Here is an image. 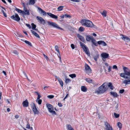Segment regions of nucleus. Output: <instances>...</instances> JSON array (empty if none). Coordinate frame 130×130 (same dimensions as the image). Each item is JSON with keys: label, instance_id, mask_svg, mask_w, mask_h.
I'll list each match as a JSON object with an SVG mask.
<instances>
[{"label": "nucleus", "instance_id": "nucleus-44", "mask_svg": "<svg viewBox=\"0 0 130 130\" xmlns=\"http://www.w3.org/2000/svg\"><path fill=\"white\" fill-rule=\"evenodd\" d=\"M114 115L116 118H118L119 117V114H117L116 113H114Z\"/></svg>", "mask_w": 130, "mask_h": 130}, {"label": "nucleus", "instance_id": "nucleus-41", "mask_svg": "<svg viewBox=\"0 0 130 130\" xmlns=\"http://www.w3.org/2000/svg\"><path fill=\"white\" fill-rule=\"evenodd\" d=\"M16 34H15L16 36H17V37H22V35L18 33V32L16 33Z\"/></svg>", "mask_w": 130, "mask_h": 130}, {"label": "nucleus", "instance_id": "nucleus-13", "mask_svg": "<svg viewBox=\"0 0 130 130\" xmlns=\"http://www.w3.org/2000/svg\"><path fill=\"white\" fill-rule=\"evenodd\" d=\"M38 10L39 11V12H41V13L43 15L45 16L46 15L47 13L43 10L40 7H38Z\"/></svg>", "mask_w": 130, "mask_h": 130}, {"label": "nucleus", "instance_id": "nucleus-3", "mask_svg": "<svg viewBox=\"0 0 130 130\" xmlns=\"http://www.w3.org/2000/svg\"><path fill=\"white\" fill-rule=\"evenodd\" d=\"M108 89L107 85L105 83H104L99 88L97 91L99 93H103L105 92Z\"/></svg>", "mask_w": 130, "mask_h": 130}, {"label": "nucleus", "instance_id": "nucleus-37", "mask_svg": "<svg viewBox=\"0 0 130 130\" xmlns=\"http://www.w3.org/2000/svg\"><path fill=\"white\" fill-rule=\"evenodd\" d=\"M36 102L38 103L40 105L41 104L42 100L41 99H39L38 100L37 99L36 100Z\"/></svg>", "mask_w": 130, "mask_h": 130}, {"label": "nucleus", "instance_id": "nucleus-5", "mask_svg": "<svg viewBox=\"0 0 130 130\" xmlns=\"http://www.w3.org/2000/svg\"><path fill=\"white\" fill-rule=\"evenodd\" d=\"M46 105L49 111L53 115H56V113L54 111H53L54 108L53 106L51 104L47 103L46 104Z\"/></svg>", "mask_w": 130, "mask_h": 130}, {"label": "nucleus", "instance_id": "nucleus-28", "mask_svg": "<svg viewBox=\"0 0 130 130\" xmlns=\"http://www.w3.org/2000/svg\"><path fill=\"white\" fill-rule=\"evenodd\" d=\"M58 80L61 86L62 87L63 84V81L60 78H58Z\"/></svg>", "mask_w": 130, "mask_h": 130}, {"label": "nucleus", "instance_id": "nucleus-32", "mask_svg": "<svg viewBox=\"0 0 130 130\" xmlns=\"http://www.w3.org/2000/svg\"><path fill=\"white\" fill-rule=\"evenodd\" d=\"M15 10L18 12L20 13H22L23 14V11L17 8H15Z\"/></svg>", "mask_w": 130, "mask_h": 130}, {"label": "nucleus", "instance_id": "nucleus-40", "mask_svg": "<svg viewBox=\"0 0 130 130\" xmlns=\"http://www.w3.org/2000/svg\"><path fill=\"white\" fill-rule=\"evenodd\" d=\"M84 28L82 27H81L79 28V30L81 31H83L84 30Z\"/></svg>", "mask_w": 130, "mask_h": 130}, {"label": "nucleus", "instance_id": "nucleus-50", "mask_svg": "<svg viewBox=\"0 0 130 130\" xmlns=\"http://www.w3.org/2000/svg\"><path fill=\"white\" fill-rule=\"evenodd\" d=\"M113 68L114 69H115L116 70H117L118 69L117 66L116 65H114L113 66Z\"/></svg>", "mask_w": 130, "mask_h": 130}, {"label": "nucleus", "instance_id": "nucleus-53", "mask_svg": "<svg viewBox=\"0 0 130 130\" xmlns=\"http://www.w3.org/2000/svg\"><path fill=\"white\" fill-rule=\"evenodd\" d=\"M111 66H109L108 72H109L111 70Z\"/></svg>", "mask_w": 130, "mask_h": 130}, {"label": "nucleus", "instance_id": "nucleus-26", "mask_svg": "<svg viewBox=\"0 0 130 130\" xmlns=\"http://www.w3.org/2000/svg\"><path fill=\"white\" fill-rule=\"evenodd\" d=\"M91 41L92 43L95 46H97V45H96V41L95 39H94L93 37V38L92 39H91Z\"/></svg>", "mask_w": 130, "mask_h": 130}, {"label": "nucleus", "instance_id": "nucleus-11", "mask_svg": "<svg viewBox=\"0 0 130 130\" xmlns=\"http://www.w3.org/2000/svg\"><path fill=\"white\" fill-rule=\"evenodd\" d=\"M120 36H122L121 38L123 40L126 42H128L130 41V39L127 36H124L122 34H121Z\"/></svg>", "mask_w": 130, "mask_h": 130}, {"label": "nucleus", "instance_id": "nucleus-2", "mask_svg": "<svg viewBox=\"0 0 130 130\" xmlns=\"http://www.w3.org/2000/svg\"><path fill=\"white\" fill-rule=\"evenodd\" d=\"M81 23L83 25L90 28H92L94 25L91 21L87 20H82L81 21Z\"/></svg>", "mask_w": 130, "mask_h": 130}, {"label": "nucleus", "instance_id": "nucleus-46", "mask_svg": "<svg viewBox=\"0 0 130 130\" xmlns=\"http://www.w3.org/2000/svg\"><path fill=\"white\" fill-rule=\"evenodd\" d=\"M64 16L66 18H70L71 17V16L70 15L67 14H65Z\"/></svg>", "mask_w": 130, "mask_h": 130}, {"label": "nucleus", "instance_id": "nucleus-57", "mask_svg": "<svg viewBox=\"0 0 130 130\" xmlns=\"http://www.w3.org/2000/svg\"><path fill=\"white\" fill-rule=\"evenodd\" d=\"M23 73L24 74V75H25L26 77L27 78V79L28 80L29 79L28 78V77H27L26 74L25 73V72H23Z\"/></svg>", "mask_w": 130, "mask_h": 130}, {"label": "nucleus", "instance_id": "nucleus-33", "mask_svg": "<svg viewBox=\"0 0 130 130\" xmlns=\"http://www.w3.org/2000/svg\"><path fill=\"white\" fill-rule=\"evenodd\" d=\"M24 42L26 44H27L28 45L30 46H32V45L31 44L30 42H29V41L27 40H25V41Z\"/></svg>", "mask_w": 130, "mask_h": 130}, {"label": "nucleus", "instance_id": "nucleus-10", "mask_svg": "<svg viewBox=\"0 0 130 130\" xmlns=\"http://www.w3.org/2000/svg\"><path fill=\"white\" fill-rule=\"evenodd\" d=\"M36 19L38 21L40 22V24H44L45 23V20L42 17L37 16L36 18Z\"/></svg>", "mask_w": 130, "mask_h": 130}, {"label": "nucleus", "instance_id": "nucleus-14", "mask_svg": "<svg viewBox=\"0 0 130 130\" xmlns=\"http://www.w3.org/2000/svg\"><path fill=\"white\" fill-rule=\"evenodd\" d=\"M22 104L24 107H27L28 106L29 103L27 99L24 101L22 103Z\"/></svg>", "mask_w": 130, "mask_h": 130}, {"label": "nucleus", "instance_id": "nucleus-17", "mask_svg": "<svg viewBox=\"0 0 130 130\" xmlns=\"http://www.w3.org/2000/svg\"><path fill=\"white\" fill-rule=\"evenodd\" d=\"M85 68L86 70L89 72V73L91 72V70L90 67L86 63L85 64Z\"/></svg>", "mask_w": 130, "mask_h": 130}, {"label": "nucleus", "instance_id": "nucleus-16", "mask_svg": "<svg viewBox=\"0 0 130 130\" xmlns=\"http://www.w3.org/2000/svg\"><path fill=\"white\" fill-rule=\"evenodd\" d=\"M101 56L102 57V58H106L109 57V55L108 54L105 53H103L101 54Z\"/></svg>", "mask_w": 130, "mask_h": 130}, {"label": "nucleus", "instance_id": "nucleus-12", "mask_svg": "<svg viewBox=\"0 0 130 130\" xmlns=\"http://www.w3.org/2000/svg\"><path fill=\"white\" fill-rule=\"evenodd\" d=\"M24 11H23V15H29L30 14L29 10H27L25 7L24 8Z\"/></svg>", "mask_w": 130, "mask_h": 130}, {"label": "nucleus", "instance_id": "nucleus-18", "mask_svg": "<svg viewBox=\"0 0 130 130\" xmlns=\"http://www.w3.org/2000/svg\"><path fill=\"white\" fill-rule=\"evenodd\" d=\"M110 94L111 95L113 96L114 98L117 97L119 96L117 93L115 92H110Z\"/></svg>", "mask_w": 130, "mask_h": 130}, {"label": "nucleus", "instance_id": "nucleus-35", "mask_svg": "<svg viewBox=\"0 0 130 130\" xmlns=\"http://www.w3.org/2000/svg\"><path fill=\"white\" fill-rule=\"evenodd\" d=\"M63 7L62 6H61L57 8V10L58 11H60L62 10L63 9Z\"/></svg>", "mask_w": 130, "mask_h": 130}, {"label": "nucleus", "instance_id": "nucleus-22", "mask_svg": "<svg viewBox=\"0 0 130 130\" xmlns=\"http://www.w3.org/2000/svg\"><path fill=\"white\" fill-rule=\"evenodd\" d=\"M77 37L81 41L83 42H84L85 41V39L84 38L79 34L77 35Z\"/></svg>", "mask_w": 130, "mask_h": 130}, {"label": "nucleus", "instance_id": "nucleus-60", "mask_svg": "<svg viewBox=\"0 0 130 130\" xmlns=\"http://www.w3.org/2000/svg\"><path fill=\"white\" fill-rule=\"evenodd\" d=\"M60 55H59V54L58 55V56L59 58V60H60V61H61V57Z\"/></svg>", "mask_w": 130, "mask_h": 130}, {"label": "nucleus", "instance_id": "nucleus-25", "mask_svg": "<svg viewBox=\"0 0 130 130\" xmlns=\"http://www.w3.org/2000/svg\"><path fill=\"white\" fill-rule=\"evenodd\" d=\"M67 130H74L72 127L69 124L67 125Z\"/></svg>", "mask_w": 130, "mask_h": 130}, {"label": "nucleus", "instance_id": "nucleus-31", "mask_svg": "<svg viewBox=\"0 0 130 130\" xmlns=\"http://www.w3.org/2000/svg\"><path fill=\"white\" fill-rule=\"evenodd\" d=\"M26 128H30V130H32V127H30L29 124L28 122L26 125Z\"/></svg>", "mask_w": 130, "mask_h": 130}, {"label": "nucleus", "instance_id": "nucleus-62", "mask_svg": "<svg viewBox=\"0 0 130 130\" xmlns=\"http://www.w3.org/2000/svg\"><path fill=\"white\" fill-rule=\"evenodd\" d=\"M15 118L16 119H17L19 117V116L18 115H16L15 116Z\"/></svg>", "mask_w": 130, "mask_h": 130}, {"label": "nucleus", "instance_id": "nucleus-36", "mask_svg": "<svg viewBox=\"0 0 130 130\" xmlns=\"http://www.w3.org/2000/svg\"><path fill=\"white\" fill-rule=\"evenodd\" d=\"M117 125L118 127L120 128H122V125L121 123L120 122H118L117 123Z\"/></svg>", "mask_w": 130, "mask_h": 130}, {"label": "nucleus", "instance_id": "nucleus-6", "mask_svg": "<svg viewBox=\"0 0 130 130\" xmlns=\"http://www.w3.org/2000/svg\"><path fill=\"white\" fill-rule=\"evenodd\" d=\"M31 108L34 115H38L39 113L40 112L36 108L35 104L33 103L32 104Z\"/></svg>", "mask_w": 130, "mask_h": 130}, {"label": "nucleus", "instance_id": "nucleus-51", "mask_svg": "<svg viewBox=\"0 0 130 130\" xmlns=\"http://www.w3.org/2000/svg\"><path fill=\"white\" fill-rule=\"evenodd\" d=\"M71 47L72 49H74L75 48V46L73 44H71Z\"/></svg>", "mask_w": 130, "mask_h": 130}, {"label": "nucleus", "instance_id": "nucleus-52", "mask_svg": "<svg viewBox=\"0 0 130 130\" xmlns=\"http://www.w3.org/2000/svg\"><path fill=\"white\" fill-rule=\"evenodd\" d=\"M2 12L4 16L6 17H7L6 14L4 12V11L3 10H2Z\"/></svg>", "mask_w": 130, "mask_h": 130}, {"label": "nucleus", "instance_id": "nucleus-1", "mask_svg": "<svg viewBox=\"0 0 130 130\" xmlns=\"http://www.w3.org/2000/svg\"><path fill=\"white\" fill-rule=\"evenodd\" d=\"M124 73L120 74L121 77L125 79L122 82V84H124L125 86L130 84V70L127 67L123 66Z\"/></svg>", "mask_w": 130, "mask_h": 130}, {"label": "nucleus", "instance_id": "nucleus-27", "mask_svg": "<svg viewBox=\"0 0 130 130\" xmlns=\"http://www.w3.org/2000/svg\"><path fill=\"white\" fill-rule=\"evenodd\" d=\"M31 25L32 26V30H38L37 29H36V26L35 24H34V23H32Z\"/></svg>", "mask_w": 130, "mask_h": 130}, {"label": "nucleus", "instance_id": "nucleus-39", "mask_svg": "<svg viewBox=\"0 0 130 130\" xmlns=\"http://www.w3.org/2000/svg\"><path fill=\"white\" fill-rule=\"evenodd\" d=\"M101 14L103 17H105L106 16V11H104L101 13Z\"/></svg>", "mask_w": 130, "mask_h": 130}, {"label": "nucleus", "instance_id": "nucleus-64", "mask_svg": "<svg viewBox=\"0 0 130 130\" xmlns=\"http://www.w3.org/2000/svg\"><path fill=\"white\" fill-rule=\"evenodd\" d=\"M5 4H6V3L4 0H1Z\"/></svg>", "mask_w": 130, "mask_h": 130}, {"label": "nucleus", "instance_id": "nucleus-48", "mask_svg": "<svg viewBox=\"0 0 130 130\" xmlns=\"http://www.w3.org/2000/svg\"><path fill=\"white\" fill-rule=\"evenodd\" d=\"M116 105L115 107V108H116V110H118V103H116Z\"/></svg>", "mask_w": 130, "mask_h": 130}, {"label": "nucleus", "instance_id": "nucleus-23", "mask_svg": "<svg viewBox=\"0 0 130 130\" xmlns=\"http://www.w3.org/2000/svg\"><path fill=\"white\" fill-rule=\"evenodd\" d=\"M31 31L32 33L35 36H36V37L38 38H40V36L38 35V34L36 32L32 30H31Z\"/></svg>", "mask_w": 130, "mask_h": 130}, {"label": "nucleus", "instance_id": "nucleus-42", "mask_svg": "<svg viewBox=\"0 0 130 130\" xmlns=\"http://www.w3.org/2000/svg\"><path fill=\"white\" fill-rule=\"evenodd\" d=\"M71 81V80L69 79H66L65 82L66 84L69 83Z\"/></svg>", "mask_w": 130, "mask_h": 130}, {"label": "nucleus", "instance_id": "nucleus-24", "mask_svg": "<svg viewBox=\"0 0 130 130\" xmlns=\"http://www.w3.org/2000/svg\"><path fill=\"white\" fill-rule=\"evenodd\" d=\"M81 90L83 92H86L87 91V89L85 86H82L81 87Z\"/></svg>", "mask_w": 130, "mask_h": 130}, {"label": "nucleus", "instance_id": "nucleus-61", "mask_svg": "<svg viewBox=\"0 0 130 130\" xmlns=\"http://www.w3.org/2000/svg\"><path fill=\"white\" fill-rule=\"evenodd\" d=\"M60 17L61 18L63 19L64 18V17H65V16H64V15H61V16H60Z\"/></svg>", "mask_w": 130, "mask_h": 130}, {"label": "nucleus", "instance_id": "nucleus-59", "mask_svg": "<svg viewBox=\"0 0 130 130\" xmlns=\"http://www.w3.org/2000/svg\"><path fill=\"white\" fill-rule=\"evenodd\" d=\"M71 1L76 2H80V0H71Z\"/></svg>", "mask_w": 130, "mask_h": 130}, {"label": "nucleus", "instance_id": "nucleus-45", "mask_svg": "<svg viewBox=\"0 0 130 130\" xmlns=\"http://www.w3.org/2000/svg\"><path fill=\"white\" fill-rule=\"evenodd\" d=\"M47 97L48 98L51 99L53 98L54 97V96L53 95H50L48 96Z\"/></svg>", "mask_w": 130, "mask_h": 130}, {"label": "nucleus", "instance_id": "nucleus-63", "mask_svg": "<svg viewBox=\"0 0 130 130\" xmlns=\"http://www.w3.org/2000/svg\"><path fill=\"white\" fill-rule=\"evenodd\" d=\"M92 35L94 36L95 37L96 36V34L94 33Z\"/></svg>", "mask_w": 130, "mask_h": 130}, {"label": "nucleus", "instance_id": "nucleus-29", "mask_svg": "<svg viewBox=\"0 0 130 130\" xmlns=\"http://www.w3.org/2000/svg\"><path fill=\"white\" fill-rule=\"evenodd\" d=\"M107 85L108 88L109 87L110 89L112 90L113 89V87L112 86V84L111 83H109L108 85Z\"/></svg>", "mask_w": 130, "mask_h": 130}, {"label": "nucleus", "instance_id": "nucleus-54", "mask_svg": "<svg viewBox=\"0 0 130 130\" xmlns=\"http://www.w3.org/2000/svg\"><path fill=\"white\" fill-rule=\"evenodd\" d=\"M45 58L47 60H49V58L47 56L45 55L44 54H43Z\"/></svg>", "mask_w": 130, "mask_h": 130}, {"label": "nucleus", "instance_id": "nucleus-19", "mask_svg": "<svg viewBox=\"0 0 130 130\" xmlns=\"http://www.w3.org/2000/svg\"><path fill=\"white\" fill-rule=\"evenodd\" d=\"M93 38V36H91L89 35H87L86 36V40L88 41H89L90 40H91Z\"/></svg>", "mask_w": 130, "mask_h": 130}, {"label": "nucleus", "instance_id": "nucleus-49", "mask_svg": "<svg viewBox=\"0 0 130 130\" xmlns=\"http://www.w3.org/2000/svg\"><path fill=\"white\" fill-rule=\"evenodd\" d=\"M98 57V55H96L94 56V59L95 61H97V58Z\"/></svg>", "mask_w": 130, "mask_h": 130}, {"label": "nucleus", "instance_id": "nucleus-4", "mask_svg": "<svg viewBox=\"0 0 130 130\" xmlns=\"http://www.w3.org/2000/svg\"><path fill=\"white\" fill-rule=\"evenodd\" d=\"M80 44L82 48L83 49L85 53L88 56H90V54L89 49L86 45L84 43L82 42H80Z\"/></svg>", "mask_w": 130, "mask_h": 130}, {"label": "nucleus", "instance_id": "nucleus-30", "mask_svg": "<svg viewBox=\"0 0 130 130\" xmlns=\"http://www.w3.org/2000/svg\"><path fill=\"white\" fill-rule=\"evenodd\" d=\"M86 81L89 83H92V80L90 78H87L86 79Z\"/></svg>", "mask_w": 130, "mask_h": 130}, {"label": "nucleus", "instance_id": "nucleus-58", "mask_svg": "<svg viewBox=\"0 0 130 130\" xmlns=\"http://www.w3.org/2000/svg\"><path fill=\"white\" fill-rule=\"evenodd\" d=\"M58 106L60 107H61L62 106L61 103H58Z\"/></svg>", "mask_w": 130, "mask_h": 130}, {"label": "nucleus", "instance_id": "nucleus-56", "mask_svg": "<svg viewBox=\"0 0 130 130\" xmlns=\"http://www.w3.org/2000/svg\"><path fill=\"white\" fill-rule=\"evenodd\" d=\"M26 25L29 28H31V26L30 24H26Z\"/></svg>", "mask_w": 130, "mask_h": 130}, {"label": "nucleus", "instance_id": "nucleus-34", "mask_svg": "<svg viewBox=\"0 0 130 130\" xmlns=\"http://www.w3.org/2000/svg\"><path fill=\"white\" fill-rule=\"evenodd\" d=\"M55 50L58 52V54L59 55H60V54L59 52V50L58 48V46L57 45H56L55 46Z\"/></svg>", "mask_w": 130, "mask_h": 130}, {"label": "nucleus", "instance_id": "nucleus-9", "mask_svg": "<svg viewBox=\"0 0 130 130\" xmlns=\"http://www.w3.org/2000/svg\"><path fill=\"white\" fill-rule=\"evenodd\" d=\"M105 130H113L112 126H111L110 124L107 122H105Z\"/></svg>", "mask_w": 130, "mask_h": 130}, {"label": "nucleus", "instance_id": "nucleus-43", "mask_svg": "<svg viewBox=\"0 0 130 130\" xmlns=\"http://www.w3.org/2000/svg\"><path fill=\"white\" fill-rule=\"evenodd\" d=\"M13 54L14 55H18V53L16 51H13L12 52Z\"/></svg>", "mask_w": 130, "mask_h": 130}, {"label": "nucleus", "instance_id": "nucleus-55", "mask_svg": "<svg viewBox=\"0 0 130 130\" xmlns=\"http://www.w3.org/2000/svg\"><path fill=\"white\" fill-rule=\"evenodd\" d=\"M41 97V96L40 95H38V97L37 99V100L39 99H40V98Z\"/></svg>", "mask_w": 130, "mask_h": 130}, {"label": "nucleus", "instance_id": "nucleus-8", "mask_svg": "<svg viewBox=\"0 0 130 130\" xmlns=\"http://www.w3.org/2000/svg\"><path fill=\"white\" fill-rule=\"evenodd\" d=\"M11 19L17 22H19L20 20V19L18 15L15 13V15H13L11 17Z\"/></svg>", "mask_w": 130, "mask_h": 130}, {"label": "nucleus", "instance_id": "nucleus-7", "mask_svg": "<svg viewBox=\"0 0 130 130\" xmlns=\"http://www.w3.org/2000/svg\"><path fill=\"white\" fill-rule=\"evenodd\" d=\"M47 23L49 25H50L51 26H52L53 27L55 28H56L59 29L61 30H62V28H60L59 27L57 24L54 23V22L48 21L47 22Z\"/></svg>", "mask_w": 130, "mask_h": 130}, {"label": "nucleus", "instance_id": "nucleus-21", "mask_svg": "<svg viewBox=\"0 0 130 130\" xmlns=\"http://www.w3.org/2000/svg\"><path fill=\"white\" fill-rule=\"evenodd\" d=\"M35 0H29V3L26 4V5H33L35 4Z\"/></svg>", "mask_w": 130, "mask_h": 130}, {"label": "nucleus", "instance_id": "nucleus-47", "mask_svg": "<svg viewBox=\"0 0 130 130\" xmlns=\"http://www.w3.org/2000/svg\"><path fill=\"white\" fill-rule=\"evenodd\" d=\"M124 91V90L123 89H121L119 91V93H122Z\"/></svg>", "mask_w": 130, "mask_h": 130}, {"label": "nucleus", "instance_id": "nucleus-15", "mask_svg": "<svg viewBox=\"0 0 130 130\" xmlns=\"http://www.w3.org/2000/svg\"><path fill=\"white\" fill-rule=\"evenodd\" d=\"M47 14L48 15L53 18L56 19L58 18V17L57 16L52 14L51 13L47 12Z\"/></svg>", "mask_w": 130, "mask_h": 130}, {"label": "nucleus", "instance_id": "nucleus-20", "mask_svg": "<svg viewBox=\"0 0 130 130\" xmlns=\"http://www.w3.org/2000/svg\"><path fill=\"white\" fill-rule=\"evenodd\" d=\"M98 43L99 45H101L102 46H105L106 45V43L104 41H98Z\"/></svg>", "mask_w": 130, "mask_h": 130}, {"label": "nucleus", "instance_id": "nucleus-38", "mask_svg": "<svg viewBox=\"0 0 130 130\" xmlns=\"http://www.w3.org/2000/svg\"><path fill=\"white\" fill-rule=\"evenodd\" d=\"M69 76L72 78L75 77H76V75L74 74H70L69 75Z\"/></svg>", "mask_w": 130, "mask_h": 130}]
</instances>
